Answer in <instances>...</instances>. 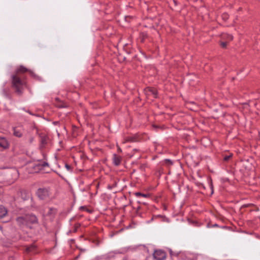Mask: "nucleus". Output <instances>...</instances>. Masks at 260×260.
<instances>
[{
    "mask_svg": "<svg viewBox=\"0 0 260 260\" xmlns=\"http://www.w3.org/2000/svg\"><path fill=\"white\" fill-rule=\"evenodd\" d=\"M12 78L13 87L15 89V91L17 94L20 95L22 93V87L23 85V82L16 74L12 75Z\"/></svg>",
    "mask_w": 260,
    "mask_h": 260,
    "instance_id": "nucleus-1",
    "label": "nucleus"
},
{
    "mask_svg": "<svg viewBox=\"0 0 260 260\" xmlns=\"http://www.w3.org/2000/svg\"><path fill=\"white\" fill-rule=\"evenodd\" d=\"M36 194L40 200H47L50 198V192L48 188H39L36 192Z\"/></svg>",
    "mask_w": 260,
    "mask_h": 260,
    "instance_id": "nucleus-2",
    "label": "nucleus"
},
{
    "mask_svg": "<svg viewBox=\"0 0 260 260\" xmlns=\"http://www.w3.org/2000/svg\"><path fill=\"white\" fill-rule=\"evenodd\" d=\"M25 216L27 227L31 228V225L37 223L38 222L37 217L34 214H27Z\"/></svg>",
    "mask_w": 260,
    "mask_h": 260,
    "instance_id": "nucleus-3",
    "label": "nucleus"
},
{
    "mask_svg": "<svg viewBox=\"0 0 260 260\" xmlns=\"http://www.w3.org/2000/svg\"><path fill=\"white\" fill-rule=\"evenodd\" d=\"M16 221L17 222V225L20 228L27 226V223L25 215L18 217L16 219Z\"/></svg>",
    "mask_w": 260,
    "mask_h": 260,
    "instance_id": "nucleus-4",
    "label": "nucleus"
},
{
    "mask_svg": "<svg viewBox=\"0 0 260 260\" xmlns=\"http://www.w3.org/2000/svg\"><path fill=\"white\" fill-rule=\"evenodd\" d=\"M154 257L157 260H164L166 258V253L161 250H156L154 253Z\"/></svg>",
    "mask_w": 260,
    "mask_h": 260,
    "instance_id": "nucleus-5",
    "label": "nucleus"
},
{
    "mask_svg": "<svg viewBox=\"0 0 260 260\" xmlns=\"http://www.w3.org/2000/svg\"><path fill=\"white\" fill-rule=\"evenodd\" d=\"M56 213V209L54 208H48L46 209L44 214L45 215L53 217Z\"/></svg>",
    "mask_w": 260,
    "mask_h": 260,
    "instance_id": "nucleus-6",
    "label": "nucleus"
},
{
    "mask_svg": "<svg viewBox=\"0 0 260 260\" xmlns=\"http://www.w3.org/2000/svg\"><path fill=\"white\" fill-rule=\"evenodd\" d=\"M49 166V165L46 162H44L43 163L38 162L34 166V168L36 172L42 170L44 167Z\"/></svg>",
    "mask_w": 260,
    "mask_h": 260,
    "instance_id": "nucleus-7",
    "label": "nucleus"
},
{
    "mask_svg": "<svg viewBox=\"0 0 260 260\" xmlns=\"http://www.w3.org/2000/svg\"><path fill=\"white\" fill-rule=\"evenodd\" d=\"M9 146V144L5 138L0 137V147L4 149H7Z\"/></svg>",
    "mask_w": 260,
    "mask_h": 260,
    "instance_id": "nucleus-8",
    "label": "nucleus"
},
{
    "mask_svg": "<svg viewBox=\"0 0 260 260\" xmlns=\"http://www.w3.org/2000/svg\"><path fill=\"white\" fill-rule=\"evenodd\" d=\"M145 92L147 95H152L154 98L157 97V91L154 88H147L145 89Z\"/></svg>",
    "mask_w": 260,
    "mask_h": 260,
    "instance_id": "nucleus-9",
    "label": "nucleus"
},
{
    "mask_svg": "<svg viewBox=\"0 0 260 260\" xmlns=\"http://www.w3.org/2000/svg\"><path fill=\"white\" fill-rule=\"evenodd\" d=\"M121 162V157L116 154H113V162L114 165L118 166Z\"/></svg>",
    "mask_w": 260,
    "mask_h": 260,
    "instance_id": "nucleus-10",
    "label": "nucleus"
},
{
    "mask_svg": "<svg viewBox=\"0 0 260 260\" xmlns=\"http://www.w3.org/2000/svg\"><path fill=\"white\" fill-rule=\"evenodd\" d=\"M8 214V210L4 206L0 205V219L5 217Z\"/></svg>",
    "mask_w": 260,
    "mask_h": 260,
    "instance_id": "nucleus-11",
    "label": "nucleus"
},
{
    "mask_svg": "<svg viewBox=\"0 0 260 260\" xmlns=\"http://www.w3.org/2000/svg\"><path fill=\"white\" fill-rule=\"evenodd\" d=\"M56 103H54L55 106L58 108H64L67 107V105L64 103L60 101L59 98H56L55 99Z\"/></svg>",
    "mask_w": 260,
    "mask_h": 260,
    "instance_id": "nucleus-12",
    "label": "nucleus"
},
{
    "mask_svg": "<svg viewBox=\"0 0 260 260\" xmlns=\"http://www.w3.org/2000/svg\"><path fill=\"white\" fill-rule=\"evenodd\" d=\"M187 108L190 109L191 110H196L197 106L193 102H189L186 104Z\"/></svg>",
    "mask_w": 260,
    "mask_h": 260,
    "instance_id": "nucleus-13",
    "label": "nucleus"
},
{
    "mask_svg": "<svg viewBox=\"0 0 260 260\" xmlns=\"http://www.w3.org/2000/svg\"><path fill=\"white\" fill-rule=\"evenodd\" d=\"M40 147L42 148L47 143V137L45 136H40Z\"/></svg>",
    "mask_w": 260,
    "mask_h": 260,
    "instance_id": "nucleus-14",
    "label": "nucleus"
},
{
    "mask_svg": "<svg viewBox=\"0 0 260 260\" xmlns=\"http://www.w3.org/2000/svg\"><path fill=\"white\" fill-rule=\"evenodd\" d=\"M221 38L224 40L232 41L233 39V37L232 35L228 34H222Z\"/></svg>",
    "mask_w": 260,
    "mask_h": 260,
    "instance_id": "nucleus-15",
    "label": "nucleus"
},
{
    "mask_svg": "<svg viewBox=\"0 0 260 260\" xmlns=\"http://www.w3.org/2000/svg\"><path fill=\"white\" fill-rule=\"evenodd\" d=\"M13 134L15 136L17 137H21L22 136L21 132L17 127L13 128Z\"/></svg>",
    "mask_w": 260,
    "mask_h": 260,
    "instance_id": "nucleus-16",
    "label": "nucleus"
},
{
    "mask_svg": "<svg viewBox=\"0 0 260 260\" xmlns=\"http://www.w3.org/2000/svg\"><path fill=\"white\" fill-rule=\"evenodd\" d=\"M11 173L13 175V179L15 180L18 177V171L16 169H12L11 171Z\"/></svg>",
    "mask_w": 260,
    "mask_h": 260,
    "instance_id": "nucleus-17",
    "label": "nucleus"
},
{
    "mask_svg": "<svg viewBox=\"0 0 260 260\" xmlns=\"http://www.w3.org/2000/svg\"><path fill=\"white\" fill-rule=\"evenodd\" d=\"M27 71H28V70L26 68H25L24 67H23L22 66H21L17 69L16 74L17 75V74L18 73H25V72H27Z\"/></svg>",
    "mask_w": 260,
    "mask_h": 260,
    "instance_id": "nucleus-18",
    "label": "nucleus"
},
{
    "mask_svg": "<svg viewBox=\"0 0 260 260\" xmlns=\"http://www.w3.org/2000/svg\"><path fill=\"white\" fill-rule=\"evenodd\" d=\"M135 141V139L134 137H127L125 138V140L123 142V143H125L127 142H134Z\"/></svg>",
    "mask_w": 260,
    "mask_h": 260,
    "instance_id": "nucleus-19",
    "label": "nucleus"
},
{
    "mask_svg": "<svg viewBox=\"0 0 260 260\" xmlns=\"http://www.w3.org/2000/svg\"><path fill=\"white\" fill-rule=\"evenodd\" d=\"M232 154H231L229 155H226L224 157L223 159L224 161H228L232 157Z\"/></svg>",
    "mask_w": 260,
    "mask_h": 260,
    "instance_id": "nucleus-20",
    "label": "nucleus"
},
{
    "mask_svg": "<svg viewBox=\"0 0 260 260\" xmlns=\"http://www.w3.org/2000/svg\"><path fill=\"white\" fill-rule=\"evenodd\" d=\"M65 167H66V168L67 169V170L68 171H70V172L72 171V167H71V166H70L69 165H68V164H66V165H65Z\"/></svg>",
    "mask_w": 260,
    "mask_h": 260,
    "instance_id": "nucleus-21",
    "label": "nucleus"
},
{
    "mask_svg": "<svg viewBox=\"0 0 260 260\" xmlns=\"http://www.w3.org/2000/svg\"><path fill=\"white\" fill-rule=\"evenodd\" d=\"M227 42H221L220 43V45L222 48H226L227 45Z\"/></svg>",
    "mask_w": 260,
    "mask_h": 260,
    "instance_id": "nucleus-22",
    "label": "nucleus"
},
{
    "mask_svg": "<svg viewBox=\"0 0 260 260\" xmlns=\"http://www.w3.org/2000/svg\"><path fill=\"white\" fill-rule=\"evenodd\" d=\"M165 163L167 165H172V162L170 159H166L165 160Z\"/></svg>",
    "mask_w": 260,
    "mask_h": 260,
    "instance_id": "nucleus-23",
    "label": "nucleus"
},
{
    "mask_svg": "<svg viewBox=\"0 0 260 260\" xmlns=\"http://www.w3.org/2000/svg\"><path fill=\"white\" fill-rule=\"evenodd\" d=\"M135 194L137 197H140L142 195V193L140 192H137Z\"/></svg>",
    "mask_w": 260,
    "mask_h": 260,
    "instance_id": "nucleus-24",
    "label": "nucleus"
},
{
    "mask_svg": "<svg viewBox=\"0 0 260 260\" xmlns=\"http://www.w3.org/2000/svg\"><path fill=\"white\" fill-rule=\"evenodd\" d=\"M149 195L148 194H143V193H142V195L141 197H144V198H146V197H149Z\"/></svg>",
    "mask_w": 260,
    "mask_h": 260,
    "instance_id": "nucleus-25",
    "label": "nucleus"
},
{
    "mask_svg": "<svg viewBox=\"0 0 260 260\" xmlns=\"http://www.w3.org/2000/svg\"><path fill=\"white\" fill-rule=\"evenodd\" d=\"M210 187H211V189H212V192H211V193L212 194V193H213V185H212V183H211Z\"/></svg>",
    "mask_w": 260,
    "mask_h": 260,
    "instance_id": "nucleus-26",
    "label": "nucleus"
},
{
    "mask_svg": "<svg viewBox=\"0 0 260 260\" xmlns=\"http://www.w3.org/2000/svg\"><path fill=\"white\" fill-rule=\"evenodd\" d=\"M32 247H28V248L26 249L27 251H28V252L30 251L31 250V248H32Z\"/></svg>",
    "mask_w": 260,
    "mask_h": 260,
    "instance_id": "nucleus-27",
    "label": "nucleus"
},
{
    "mask_svg": "<svg viewBox=\"0 0 260 260\" xmlns=\"http://www.w3.org/2000/svg\"><path fill=\"white\" fill-rule=\"evenodd\" d=\"M118 151L119 152H122V150L121 149H120V147H119L118 146Z\"/></svg>",
    "mask_w": 260,
    "mask_h": 260,
    "instance_id": "nucleus-28",
    "label": "nucleus"
},
{
    "mask_svg": "<svg viewBox=\"0 0 260 260\" xmlns=\"http://www.w3.org/2000/svg\"><path fill=\"white\" fill-rule=\"evenodd\" d=\"M213 226L215 227V226H218V225L217 224H214Z\"/></svg>",
    "mask_w": 260,
    "mask_h": 260,
    "instance_id": "nucleus-29",
    "label": "nucleus"
},
{
    "mask_svg": "<svg viewBox=\"0 0 260 260\" xmlns=\"http://www.w3.org/2000/svg\"><path fill=\"white\" fill-rule=\"evenodd\" d=\"M79 256H80V254H79L78 256H77L76 257L75 259H76L78 258V257H79Z\"/></svg>",
    "mask_w": 260,
    "mask_h": 260,
    "instance_id": "nucleus-30",
    "label": "nucleus"
},
{
    "mask_svg": "<svg viewBox=\"0 0 260 260\" xmlns=\"http://www.w3.org/2000/svg\"><path fill=\"white\" fill-rule=\"evenodd\" d=\"M80 250L81 251H85V249H80Z\"/></svg>",
    "mask_w": 260,
    "mask_h": 260,
    "instance_id": "nucleus-31",
    "label": "nucleus"
}]
</instances>
